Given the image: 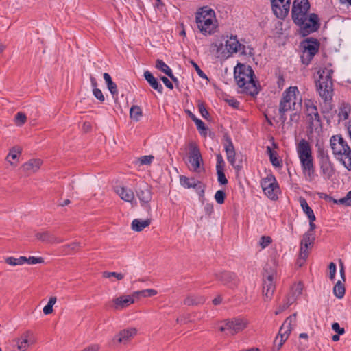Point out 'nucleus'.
<instances>
[{"label": "nucleus", "instance_id": "obj_64", "mask_svg": "<svg viewBox=\"0 0 351 351\" xmlns=\"http://www.w3.org/2000/svg\"><path fill=\"white\" fill-rule=\"evenodd\" d=\"M99 346L96 344L90 345L82 351H98Z\"/></svg>", "mask_w": 351, "mask_h": 351}, {"label": "nucleus", "instance_id": "obj_24", "mask_svg": "<svg viewBox=\"0 0 351 351\" xmlns=\"http://www.w3.org/2000/svg\"><path fill=\"white\" fill-rule=\"evenodd\" d=\"M115 191L121 199L132 202L134 199V194L132 189L124 186H117Z\"/></svg>", "mask_w": 351, "mask_h": 351}, {"label": "nucleus", "instance_id": "obj_5", "mask_svg": "<svg viewBox=\"0 0 351 351\" xmlns=\"http://www.w3.org/2000/svg\"><path fill=\"white\" fill-rule=\"evenodd\" d=\"M332 154L348 171H351V149L341 134L330 138Z\"/></svg>", "mask_w": 351, "mask_h": 351}, {"label": "nucleus", "instance_id": "obj_52", "mask_svg": "<svg viewBox=\"0 0 351 351\" xmlns=\"http://www.w3.org/2000/svg\"><path fill=\"white\" fill-rule=\"evenodd\" d=\"M154 160V156L152 155L143 156L139 158V162L141 165H150Z\"/></svg>", "mask_w": 351, "mask_h": 351}, {"label": "nucleus", "instance_id": "obj_47", "mask_svg": "<svg viewBox=\"0 0 351 351\" xmlns=\"http://www.w3.org/2000/svg\"><path fill=\"white\" fill-rule=\"evenodd\" d=\"M194 123H195L197 128L200 134L205 135L208 130V128L206 126L205 123L199 119L195 120Z\"/></svg>", "mask_w": 351, "mask_h": 351}, {"label": "nucleus", "instance_id": "obj_23", "mask_svg": "<svg viewBox=\"0 0 351 351\" xmlns=\"http://www.w3.org/2000/svg\"><path fill=\"white\" fill-rule=\"evenodd\" d=\"M143 76L145 80L148 82L149 86L156 90L158 93L162 94L163 93V87L158 80L149 71H145Z\"/></svg>", "mask_w": 351, "mask_h": 351}, {"label": "nucleus", "instance_id": "obj_16", "mask_svg": "<svg viewBox=\"0 0 351 351\" xmlns=\"http://www.w3.org/2000/svg\"><path fill=\"white\" fill-rule=\"evenodd\" d=\"M223 139L226 141L224 148L227 154L228 161L234 169L240 170L242 168V166L236 164V152L231 137L228 133H225L223 135Z\"/></svg>", "mask_w": 351, "mask_h": 351}, {"label": "nucleus", "instance_id": "obj_39", "mask_svg": "<svg viewBox=\"0 0 351 351\" xmlns=\"http://www.w3.org/2000/svg\"><path fill=\"white\" fill-rule=\"evenodd\" d=\"M29 332H27L23 334L20 339H18V348L21 351H24L27 349L29 346L28 337L29 335Z\"/></svg>", "mask_w": 351, "mask_h": 351}, {"label": "nucleus", "instance_id": "obj_42", "mask_svg": "<svg viewBox=\"0 0 351 351\" xmlns=\"http://www.w3.org/2000/svg\"><path fill=\"white\" fill-rule=\"evenodd\" d=\"M275 181V176L271 173L269 174L265 178L262 179L261 181V186L262 187L263 191L265 189L268 188L271 184H274Z\"/></svg>", "mask_w": 351, "mask_h": 351}, {"label": "nucleus", "instance_id": "obj_56", "mask_svg": "<svg viewBox=\"0 0 351 351\" xmlns=\"http://www.w3.org/2000/svg\"><path fill=\"white\" fill-rule=\"evenodd\" d=\"M332 329L338 335H343L345 333V329L340 327L339 324L334 322L332 324Z\"/></svg>", "mask_w": 351, "mask_h": 351}, {"label": "nucleus", "instance_id": "obj_26", "mask_svg": "<svg viewBox=\"0 0 351 351\" xmlns=\"http://www.w3.org/2000/svg\"><path fill=\"white\" fill-rule=\"evenodd\" d=\"M42 165V160L40 159H32L23 165V171L27 173H34L37 171Z\"/></svg>", "mask_w": 351, "mask_h": 351}, {"label": "nucleus", "instance_id": "obj_3", "mask_svg": "<svg viewBox=\"0 0 351 351\" xmlns=\"http://www.w3.org/2000/svg\"><path fill=\"white\" fill-rule=\"evenodd\" d=\"M195 16L197 28L202 34L208 36L217 32L219 24L213 9L208 5L200 7Z\"/></svg>", "mask_w": 351, "mask_h": 351}, {"label": "nucleus", "instance_id": "obj_29", "mask_svg": "<svg viewBox=\"0 0 351 351\" xmlns=\"http://www.w3.org/2000/svg\"><path fill=\"white\" fill-rule=\"evenodd\" d=\"M103 77L109 91L112 95V97L114 99H117L118 97V90L117 84L112 80L111 76L108 73H104Z\"/></svg>", "mask_w": 351, "mask_h": 351}, {"label": "nucleus", "instance_id": "obj_32", "mask_svg": "<svg viewBox=\"0 0 351 351\" xmlns=\"http://www.w3.org/2000/svg\"><path fill=\"white\" fill-rule=\"evenodd\" d=\"M350 112H351L350 104L348 103L342 102L339 107L338 116H339L340 120L348 119Z\"/></svg>", "mask_w": 351, "mask_h": 351}, {"label": "nucleus", "instance_id": "obj_17", "mask_svg": "<svg viewBox=\"0 0 351 351\" xmlns=\"http://www.w3.org/2000/svg\"><path fill=\"white\" fill-rule=\"evenodd\" d=\"M263 293L267 298H271L276 289L274 282V272L269 273L266 269H264Z\"/></svg>", "mask_w": 351, "mask_h": 351}, {"label": "nucleus", "instance_id": "obj_12", "mask_svg": "<svg viewBox=\"0 0 351 351\" xmlns=\"http://www.w3.org/2000/svg\"><path fill=\"white\" fill-rule=\"evenodd\" d=\"M306 114L308 121L309 128L317 129L322 127V121L319 114L317 106L313 101L308 99L304 101Z\"/></svg>", "mask_w": 351, "mask_h": 351}, {"label": "nucleus", "instance_id": "obj_8", "mask_svg": "<svg viewBox=\"0 0 351 351\" xmlns=\"http://www.w3.org/2000/svg\"><path fill=\"white\" fill-rule=\"evenodd\" d=\"M320 47V42L313 37H308L300 43L302 55L300 56L301 62L307 66L314 56L317 53Z\"/></svg>", "mask_w": 351, "mask_h": 351}, {"label": "nucleus", "instance_id": "obj_10", "mask_svg": "<svg viewBox=\"0 0 351 351\" xmlns=\"http://www.w3.org/2000/svg\"><path fill=\"white\" fill-rule=\"evenodd\" d=\"M296 317V313H293L285 319L280 328L278 335L274 339L273 351H279L283 344L285 343L290 335L291 330L295 326Z\"/></svg>", "mask_w": 351, "mask_h": 351}, {"label": "nucleus", "instance_id": "obj_50", "mask_svg": "<svg viewBox=\"0 0 351 351\" xmlns=\"http://www.w3.org/2000/svg\"><path fill=\"white\" fill-rule=\"evenodd\" d=\"M272 242V239L269 236H262L259 241V245L262 249L267 247Z\"/></svg>", "mask_w": 351, "mask_h": 351}, {"label": "nucleus", "instance_id": "obj_46", "mask_svg": "<svg viewBox=\"0 0 351 351\" xmlns=\"http://www.w3.org/2000/svg\"><path fill=\"white\" fill-rule=\"evenodd\" d=\"M5 262L12 266L21 265L25 263V261L21 260V256L18 258L10 256L5 259Z\"/></svg>", "mask_w": 351, "mask_h": 351}, {"label": "nucleus", "instance_id": "obj_7", "mask_svg": "<svg viewBox=\"0 0 351 351\" xmlns=\"http://www.w3.org/2000/svg\"><path fill=\"white\" fill-rule=\"evenodd\" d=\"M302 98L297 86H290L282 93L279 106L282 112L297 110L302 106Z\"/></svg>", "mask_w": 351, "mask_h": 351}, {"label": "nucleus", "instance_id": "obj_36", "mask_svg": "<svg viewBox=\"0 0 351 351\" xmlns=\"http://www.w3.org/2000/svg\"><path fill=\"white\" fill-rule=\"evenodd\" d=\"M36 237L37 239L43 242L53 243L56 241V238L48 231L38 232L36 234Z\"/></svg>", "mask_w": 351, "mask_h": 351}, {"label": "nucleus", "instance_id": "obj_22", "mask_svg": "<svg viewBox=\"0 0 351 351\" xmlns=\"http://www.w3.org/2000/svg\"><path fill=\"white\" fill-rule=\"evenodd\" d=\"M113 307L115 310H121L134 302V300L130 295L121 296L112 300Z\"/></svg>", "mask_w": 351, "mask_h": 351}, {"label": "nucleus", "instance_id": "obj_40", "mask_svg": "<svg viewBox=\"0 0 351 351\" xmlns=\"http://www.w3.org/2000/svg\"><path fill=\"white\" fill-rule=\"evenodd\" d=\"M304 289V285L302 282L294 284L291 288L290 293L291 295L298 298L302 293Z\"/></svg>", "mask_w": 351, "mask_h": 351}, {"label": "nucleus", "instance_id": "obj_21", "mask_svg": "<svg viewBox=\"0 0 351 351\" xmlns=\"http://www.w3.org/2000/svg\"><path fill=\"white\" fill-rule=\"evenodd\" d=\"M217 164L216 171L217 175V181L221 185H226L228 184V180L224 173L225 162L222 155L219 153L216 154Z\"/></svg>", "mask_w": 351, "mask_h": 351}, {"label": "nucleus", "instance_id": "obj_43", "mask_svg": "<svg viewBox=\"0 0 351 351\" xmlns=\"http://www.w3.org/2000/svg\"><path fill=\"white\" fill-rule=\"evenodd\" d=\"M157 294V291L153 289H147L134 292V295L140 297H152Z\"/></svg>", "mask_w": 351, "mask_h": 351}, {"label": "nucleus", "instance_id": "obj_45", "mask_svg": "<svg viewBox=\"0 0 351 351\" xmlns=\"http://www.w3.org/2000/svg\"><path fill=\"white\" fill-rule=\"evenodd\" d=\"M197 107H198L199 112L200 114L202 115V117L203 118H204L205 119L208 120L210 114H209V112L207 110L204 102H202L201 101H198Z\"/></svg>", "mask_w": 351, "mask_h": 351}, {"label": "nucleus", "instance_id": "obj_15", "mask_svg": "<svg viewBox=\"0 0 351 351\" xmlns=\"http://www.w3.org/2000/svg\"><path fill=\"white\" fill-rule=\"evenodd\" d=\"M274 14L278 19H285L289 12L290 0H271Z\"/></svg>", "mask_w": 351, "mask_h": 351}, {"label": "nucleus", "instance_id": "obj_20", "mask_svg": "<svg viewBox=\"0 0 351 351\" xmlns=\"http://www.w3.org/2000/svg\"><path fill=\"white\" fill-rule=\"evenodd\" d=\"M136 193L141 203V206L145 207L147 206L149 208V203L152 199L150 187L147 184H144L136 189Z\"/></svg>", "mask_w": 351, "mask_h": 351}, {"label": "nucleus", "instance_id": "obj_61", "mask_svg": "<svg viewBox=\"0 0 351 351\" xmlns=\"http://www.w3.org/2000/svg\"><path fill=\"white\" fill-rule=\"evenodd\" d=\"M204 212L206 215L210 216L213 213V204H206L204 206Z\"/></svg>", "mask_w": 351, "mask_h": 351}, {"label": "nucleus", "instance_id": "obj_37", "mask_svg": "<svg viewBox=\"0 0 351 351\" xmlns=\"http://www.w3.org/2000/svg\"><path fill=\"white\" fill-rule=\"evenodd\" d=\"M82 247L80 242H73L70 244L62 246L63 251L66 254H71L73 252H77Z\"/></svg>", "mask_w": 351, "mask_h": 351}, {"label": "nucleus", "instance_id": "obj_48", "mask_svg": "<svg viewBox=\"0 0 351 351\" xmlns=\"http://www.w3.org/2000/svg\"><path fill=\"white\" fill-rule=\"evenodd\" d=\"M226 193L223 190H218L215 195V199L216 202L219 204H222L224 203L225 199H226Z\"/></svg>", "mask_w": 351, "mask_h": 351}, {"label": "nucleus", "instance_id": "obj_58", "mask_svg": "<svg viewBox=\"0 0 351 351\" xmlns=\"http://www.w3.org/2000/svg\"><path fill=\"white\" fill-rule=\"evenodd\" d=\"M193 66H194L196 72L197 73L198 75L203 78V79H207L206 75L204 73V71L199 68V66L193 61L191 62Z\"/></svg>", "mask_w": 351, "mask_h": 351}, {"label": "nucleus", "instance_id": "obj_49", "mask_svg": "<svg viewBox=\"0 0 351 351\" xmlns=\"http://www.w3.org/2000/svg\"><path fill=\"white\" fill-rule=\"evenodd\" d=\"M27 117L25 113L23 112H18L15 115V122L17 125H22L26 121Z\"/></svg>", "mask_w": 351, "mask_h": 351}, {"label": "nucleus", "instance_id": "obj_41", "mask_svg": "<svg viewBox=\"0 0 351 351\" xmlns=\"http://www.w3.org/2000/svg\"><path fill=\"white\" fill-rule=\"evenodd\" d=\"M21 153V149L19 147H12L6 157V160L11 164L14 163L10 160L11 158L12 160H15L18 158V156Z\"/></svg>", "mask_w": 351, "mask_h": 351}, {"label": "nucleus", "instance_id": "obj_55", "mask_svg": "<svg viewBox=\"0 0 351 351\" xmlns=\"http://www.w3.org/2000/svg\"><path fill=\"white\" fill-rule=\"evenodd\" d=\"M104 276L105 278L115 277L117 280H122L124 277L123 274L117 272H104Z\"/></svg>", "mask_w": 351, "mask_h": 351}, {"label": "nucleus", "instance_id": "obj_1", "mask_svg": "<svg viewBox=\"0 0 351 351\" xmlns=\"http://www.w3.org/2000/svg\"><path fill=\"white\" fill-rule=\"evenodd\" d=\"M310 7L308 0H294L292 5V20L299 27L300 34L303 37L317 32L321 26L319 16L308 13Z\"/></svg>", "mask_w": 351, "mask_h": 351}, {"label": "nucleus", "instance_id": "obj_44", "mask_svg": "<svg viewBox=\"0 0 351 351\" xmlns=\"http://www.w3.org/2000/svg\"><path fill=\"white\" fill-rule=\"evenodd\" d=\"M21 260L25 261V263H27L29 265H34L37 263H44V258L43 257H35V256H29L27 258L25 256H21Z\"/></svg>", "mask_w": 351, "mask_h": 351}, {"label": "nucleus", "instance_id": "obj_33", "mask_svg": "<svg viewBox=\"0 0 351 351\" xmlns=\"http://www.w3.org/2000/svg\"><path fill=\"white\" fill-rule=\"evenodd\" d=\"M299 202L304 213L306 215L308 218L313 219V217H315L314 212L308 206L306 199L304 197H300L299 198Z\"/></svg>", "mask_w": 351, "mask_h": 351}, {"label": "nucleus", "instance_id": "obj_11", "mask_svg": "<svg viewBox=\"0 0 351 351\" xmlns=\"http://www.w3.org/2000/svg\"><path fill=\"white\" fill-rule=\"evenodd\" d=\"M246 319L236 317L232 319H227L225 324L221 325L219 329L221 332H225L227 335H234L243 330L247 326Z\"/></svg>", "mask_w": 351, "mask_h": 351}, {"label": "nucleus", "instance_id": "obj_54", "mask_svg": "<svg viewBox=\"0 0 351 351\" xmlns=\"http://www.w3.org/2000/svg\"><path fill=\"white\" fill-rule=\"evenodd\" d=\"M328 269L330 273L329 278L331 280H334L336 274V265L333 262H331L328 265Z\"/></svg>", "mask_w": 351, "mask_h": 351}, {"label": "nucleus", "instance_id": "obj_38", "mask_svg": "<svg viewBox=\"0 0 351 351\" xmlns=\"http://www.w3.org/2000/svg\"><path fill=\"white\" fill-rule=\"evenodd\" d=\"M333 293L339 299L342 298L344 296L345 287L344 285L340 280H338L337 282L334 286Z\"/></svg>", "mask_w": 351, "mask_h": 351}, {"label": "nucleus", "instance_id": "obj_34", "mask_svg": "<svg viewBox=\"0 0 351 351\" xmlns=\"http://www.w3.org/2000/svg\"><path fill=\"white\" fill-rule=\"evenodd\" d=\"M143 115V112L140 106L137 105H133L130 110V117L136 121H139L140 118Z\"/></svg>", "mask_w": 351, "mask_h": 351}, {"label": "nucleus", "instance_id": "obj_51", "mask_svg": "<svg viewBox=\"0 0 351 351\" xmlns=\"http://www.w3.org/2000/svg\"><path fill=\"white\" fill-rule=\"evenodd\" d=\"M269 159L271 164L276 167H279L282 166V162L278 159V154L276 152L274 154H271L269 156Z\"/></svg>", "mask_w": 351, "mask_h": 351}, {"label": "nucleus", "instance_id": "obj_13", "mask_svg": "<svg viewBox=\"0 0 351 351\" xmlns=\"http://www.w3.org/2000/svg\"><path fill=\"white\" fill-rule=\"evenodd\" d=\"M188 160L191 165L194 171H199L201 165L203 164V158L198 145L195 141H190L188 143Z\"/></svg>", "mask_w": 351, "mask_h": 351}, {"label": "nucleus", "instance_id": "obj_2", "mask_svg": "<svg viewBox=\"0 0 351 351\" xmlns=\"http://www.w3.org/2000/svg\"><path fill=\"white\" fill-rule=\"evenodd\" d=\"M234 75L237 84L242 88V93L253 97L258 94L254 72L250 66L239 63L234 67Z\"/></svg>", "mask_w": 351, "mask_h": 351}, {"label": "nucleus", "instance_id": "obj_27", "mask_svg": "<svg viewBox=\"0 0 351 351\" xmlns=\"http://www.w3.org/2000/svg\"><path fill=\"white\" fill-rule=\"evenodd\" d=\"M279 191V185L276 178L274 184H271L268 188L263 191L265 195L271 200H276L278 199V194Z\"/></svg>", "mask_w": 351, "mask_h": 351}, {"label": "nucleus", "instance_id": "obj_19", "mask_svg": "<svg viewBox=\"0 0 351 351\" xmlns=\"http://www.w3.org/2000/svg\"><path fill=\"white\" fill-rule=\"evenodd\" d=\"M228 53L232 55L234 53L241 51L242 54H245V46L241 44L237 40V36H231L225 43Z\"/></svg>", "mask_w": 351, "mask_h": 351}, {"label": "nucleus", "instance_id": "obj_63", "mask_svg": "<svg viewBox=\"0 0 351 351\" xmlns=\"http://www.w3.org/2000/svg\"><path fill=\"white\" fill-rule=\"evenodd\" d=\"M52 312H53V306L48 304L43 308V313L45 315L51 314Z\"/></svg>", "mask_w": 351, "mask_h": 351}, {"label": "nucleus", "instance_id": "obj_60", "mask_svg": "<svg viewBox=\"0 0 351 351\" xmlns=\"http://www.w3.org/2000/svg\"><path fill=\"white\" fill-rule=\"evenodd\" d=\"M313 219H309V230L306 232L315 234L314 231H315V229L316 228V225L314 223V221L316 220V217H313Z\"/></svg>", "mask_w": 351, "mask_h": 351}, {"label": "nucleus", "instance_id": "obj_6", "mask_svg": "<svg viewBox=\"0 0 351 351\" xmlns=\"http://www.w3.org/2000/svg\"><path fill=\"white\" fill-rule=\"evenodd\" d=\"M333 70L331 69L324 68L318 71L319 79L315 80L316 89L320 97L324 101L332 99L333 92V81L332 75Z\"/></svg>", "mask_w": 351, "mask_h": 351}, {"label": "nucleus", "instance_id": "obj_28", "mask_svg": "<svg viewBox=\"0 0 351 351\" xmlns=\"http://www.w3.org/2000/svg\"><path fill=\"white\" fill-rule=\"evenodd\" d=\"M180 184L186 189H197V186L201 184V182L197 180L195 178H188L185 176H180Z\"/></svg>", "mask_w": 351, "mask_h": 351}, {"label": "nucleus", "instance_id": "obj_57", "mask_svg": "<svg viewBox=\"0 0 351 351\" xmlns=\"http://www.w3.org/2000/svg\"><path fill=\"white\" fill-rule=\"evenodd\" d=\"M349 199H350L348 198V195H346V196L345 197L341 198L338 200H337V199L334 200V203L336 204H344L346 206H351V202H350Z\"/></svg>", "mask_w": 351, "mask_h": 351}, {"label": "nucleus", "instance_id": "obj_4", "mask_svg": "<svg viewBox=\"0 0 351 351\" xmlns=\"http://www.w3.org/2000/svg\"><path fill=\"white\" fill-rule=\"evenodd\" d=\"M297 153L305 179L308 182L313 181L317 175L310 143L305 139H301L297 145Z\"/></svg>", "mask_w": 351, "mask_h": 351}, {"label": "nucleus", "instance_id": "obj_59", "mask_svg": "<svg viewBox=\"0 0 351 351\" xmlns=\"http://www.w3.org/2000/svg\"><path fill=\"white\" fill-rule=\"evenodd\" d=\"M160 80L168 88L171 90L173 88V83L167 77L161 76Z\"/></svg>", "mask_w": 351, "mask_h": 351}, {"label": "nucleus", "instance_id": "obj_53", "mask_svg": "<svg viewBox=\"0 0 351 351\" xmlns=\"http://www.w3.org/2000/svg\"><path fill=\"white\" fill-rule=\"evenodd\" d=\"M93 95L100 101L104 102L105 100V97L101 92V90L99 88H93Z\"/></svg>", "mask_w": 351, "mask_h": 351}, {"label": "nucleus", "instance_id": "obj_35", "mask_svg": "<svg viewBox=\"0 0 351 351\" xmlns=\"http://www.w3.org/2000/svg\"><path fill=\"white\" fill-rule=\"evenodd\" d=\"M156 68L159 71H162L167 76L171 74L172 70L169 68V66L162 60L157 59L156 61Z\"/></svg>", "mask_w": 351, "mask_h": 351}, {"label": "nucleus", "instance_id": "obj_9", "mask_svg": "<svg viewBox=\"0 0 351 351\" xmlns=\"http://www.w3.org/2000/svg\"><path fill=\"white\" fill-rule=\"evenodd\" d=\"M317 158L320 168V172L324 179L330 180L335 175V169L330 160L328 149L323 146H318Z\"/></svg>", "mask_w": 351, "mask_h": 351}, {"label": "nucleus", "instance_id": "obj_30", "mask_svg": "<svg viewBox=\"0 0 351 351\" xmlns=\"http://www.w3.org/2000/svg\"><path fill=\"white\" fill-rule=\"evenodd\" d=\"M151 223V219H147L142 220L140 219H135L132 221L131 227L132 229L136 232H141Z\"/></svg>", "mask_w": 351, "mask_h": 351}, {"label": "nucleus", "instance_id": "obj_62", "mask_svg": "<svg viewBox=\"0 0 351 351\" xmlns=\"http://www.w3.org/2000/svg\"><path fill=\"white\" fill-rule=\"evenodd\" d=\"M297 300L296 298H295L294 296L291 295V293H289L287 298L285 299V303L287 304L289 306L295 302V301Z\"/></svg>", "mask_w": 351, "mask_h": 351}, {"label": "nucleus", "instance_id": "obj_25", "mask_svg": "<svg viewBox=\"0 0 351 351\" xmlns=\"http://www.w3.org/2000/svg\"><path fill=\"white\" fill-rule=\"evenodd\" d=\"M136 334V328L125 329L119 332V333L115 336L114 341H117L119 343H125L130 337H133Z\"/></svg>", "mask_w": 351, "mask_h": 351}, {"label": "nucleus", "instance_id": "obj_18", "mask_svg": "<svg viewBox=\"0 0 351 351\" xmlns=\"http://www.w3.org/2000/svg\"><path fill=\"white\" fill-rule=\"evenodd\" d=\"M315 240V234L305 232L300 241V258L305 261L308 256V248L313 246Z\"/></svg>", "mask_w": 351, "mask_h": 351}, {"label": "nucleus", "instance_id": "obj_14", "mask_svg": "<svg viewBox=\"0 0 351 351\" xmlns=\"http://www.w3.org/2000/svg\"><path fill=\"white\" fill-rule=\"evenodd\" d=\"M215 278L223 285L232 289H236L239 285V279L237 275L232 271H223L215 274Z\"/></svg>", "mask_w": 351, "mask_h": 351}, {"label": "nucleus", "instance_id": "obj_31", "mask_svg": "<svg viewBox=\"0 0 351 351\" xmlns=\"http://www.w3.org/2000/svg\"><path fill=\"white\" fill-rule=\"evenodd\" d=\"M205 298L204 296L197 295H191L187 296L184 300V304L187 306H195L204 304Z\"/></svg>", "mask_w": 351, "mask_h": 351}]
</instances>
